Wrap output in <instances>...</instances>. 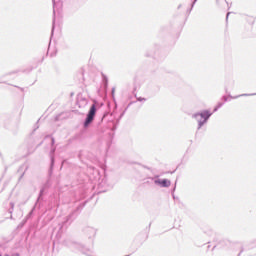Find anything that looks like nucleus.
<instances>
[{"instance_id": "f257e3e1", "label": "nucleus", "mask_w": 256, "mask_h": 256, "mask_svg": "<svg viewBox=\"0 0 256 256\" xmlns=\"http://www.w3.org/2000/svg\"><path fill=\"white\" fill-rule=\"evenodd\" d=\"M209 117H211V114H209L207 111L195 115V120L198 123V129H201V127H203Z\"/></svg>"}, {"instance_id": "f03ea898", "label": "nucleus", "mask_w": 256, "mask_h": 256, "mask_svg": "<svg viewBox=\"0 0 256 256\" xmlns=\"http://www.w3.org/2000/svg\"><path fill=\"white\" fill-rule=\"evenodd\" d=\"M97 113V106L95 104H93L90 107V110L87 114L86 120H85V127H87V125L93 123V120L95 119V114Z\"/></svg>"}, {"instance_id": "7ed1b4c3", "label": "nucleus", "mask_w": 256, "mask_h": 256, "mask_svg": "<svg viewBox=\"0 0 256 256\" xmlns=\"http://www.w3.org/2000/svg\"><path fill=\"white\" fill-rule=\"evenodd\" d=\"M155 184L160 185V187H169L171 185V181L167 179L155 180Z\"/></svg>"}, {"instance_id": "20e7f679", "label": "nucleus", "mask_w": 256, "mask_h": 256, "mask_svg": "<svg viewBox=\"0 0 256 256\" xmlns=\"http://www.w3.org/2000/svg\"><path fill=\"white\" fill-rule=\"evenodd\" d=\"M0 256H1V254H0Z\"/></svg>"}]
</instances>
